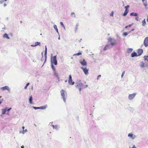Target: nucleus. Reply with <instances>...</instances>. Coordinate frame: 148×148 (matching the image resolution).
I'll use <instances>...</instances> for the list:
<instances>
[{
    "label": "nucleus",
    "instance_id": "nucleus-1",
    "mask_svg": "<svg viewBox=\"0 0 148 148\" xmlns=\"http://www.w3.org/2000/svg\"><path fill=\"white\" fill-rule=\"evenodd\" d=\"M51 64H54L55 65L57 64L56 55L55 56L52 57V54H51Z\"/></svg>",
    "mask_w": 148,
    "mask_h": 148
},
{
    "label": "nucleus",
    "instance_id": "nucleus-2",
    "mask_svg": "<svg viewBox=\"0 0 148 148\" xmlns=\"http://www.w3.org/2000/svg\"><path fill=\"white\" fill-rule=\"evenodd\" d=\"M60 92L61 93V96H62V98L63 99V101L64 102H66V97H67L66 92L65 90H62Z\"/></svg>",
    "mask_w": 148,
    "mask_h": 148
},
{
    "label": "nucleus",
    "instance_id": "nucleus-3",
    "mask_svg": "<svg viewBox=\"0 0 148 148\" xmlns=\"http://www.w3.org/2000/svg\"><path fill=\"white\" fill-rule=\"evenodd\" d=\"M108 41L110 42V44L112 46H113L116 44L115 40L113 38H109L108 39Z\"/></svg>",
    "mask_w": 148,
    "mask_h": 148
},
{
    "label": "nucleus",
    "instance_id": "nucleus-4",
    "mask_svg": "<svg viewBox=\"0 0 148 148\" xmlns=\"http://www.w3.org/2000/svg\"><path fill=\"white\" fill-rule=\"evenodd\" d=\"M68 83L70 85H73L75 84V82L73 81L72 76L71 75H70L69 76Z\"/></svg>",
    "mask_w": 148,
    "mask_h": 148
},
{
    "label": "nucleus",
    "instance_id": "nucleus-5",
    "mask_svg": "<svg viewBox=\"0 0 148 148\" xmlns=\"http://www.w3.org/2000/svg\"><path fill=\"white\" fill-rule=\"evenodd\" d=\"M136 95V93L129 95L128 97L129 99L130 100H132L135 97Z\"/></svg>",
    "mask_w": 148,
    "mask_h": 148
},
{
    "label": "nucleus",
    "instance_id": "nucleus-6",
    "mask_svg": "<svg viewBox=\"0 0 148 148\" xmlns=\"http://www.w3.org/2000/svg\"><path fill=\"white\" fill-rule=\"evenodd\" d=\"M81 69L83 70L84 72L86 75H88V69H87L86 68H84L83 67H81Z\"/></svg>",
    "mask_w": 148,
    "mask_h": 148
},
{
    "label": "nucleus",
    "instance_id": "nucleus-7",
    "mask_svg": "<svg viewBox=\"0 0 148 148\" xmlns=\"http://www.w3.org/2000/svg\"><path fill=\"white\" fill-rule=\"evenodd\" d=\"M76 84H77L75 86V87L77 88H82L83 87V86H84V85L82 83L80 82H78L77 83H76Z\"/></svg>",
    "mask_w": 148,
    "mask_h": 148
},
{
    "label": "nucleus",
    "instance_id": "nucleus-8",
    "mask_svg": "<svg viewBox=\"0 0 148 148\" xmlns=\"http://www.w3.org/2000/svg\"><path fill=\"white\" fill-rule=\"evenodd\" d=\"M144 44L146 47L148 46V37L145 38L144 41Z\"/></svg>",
    "mask_w": 148,
    "mask_h": 148
},
{
    "label": "nucleus",
    "instance_id": "nucleus-9",
    "mask_svg": "<svg viewBox=\"0 0 148 148\" xmlns=\"http://www.w3.org/2000/svg\"><path fill=\"white\" fill-rule=\"evenodd\" d=\"M128 137L132 139H134L136 137V135H134L132 133H129L128 134Z\"/></svg>",
    "mask_w": 148,
    "mask_h": 148
},
{
    "label": "nucleus",
    "instance_id": "nucleus-10",
    "mask_svg": "<svg viewBox=\"0 0 148 148\" xmlns=\"http://www.w3.org/2000/svg\"><path fill=\"white\" fill-rule=\"evenodd\" d=\"M80 63L83 66H86L87 65V62L84 59L82 61H80Z\"/></svg>",
    "mask_w": 148,
    "mask_h": 148
},
{
    "label": "nucleus",
    "instance_id": "nucleus-11",
    "mask_svg": "<svg viewBox=\"0 0 148 148\" xmlns=\"http://www.w3.org/2000/svg\"><path fill=\"white\" fill-rule=\"evenodd\" d=\"M47 46L46 45L45 46V60L44 61V64L46 62L47 60Z\"/></svg>",
    "mask_w": 148,
    "mask_h": 148
},
{
    "label": "nucleus",
    "instance_id": "nucleus-12",
    "mask_svg": "<svg viewBox=\"0 0 148 148\" xmlns=\"http://www.w3.org/2000/svg\"><path fill=\"white\" fill-rule=\"evenodd\" d=\"M1 89L3 91H5L6 90L9 91L10 90V88L8 86H5L2 87L1 88Z\"/></svg>",
    "mask_w": 148,
    "mask_h": 148
},
{
    "label": "nucleus",
    "instance_id": "nucleus-13",
    "mask_svg": "<svg viewBox=\"0 0 148 148\" xmlns=\"http://www.w3.org/2000/svg\"><path fill=\"white\" fill-rule=\"evenodd\" d=\"M138 54V56H140L143 52V50L141 49H139L137 51Z\"/></svg>",
    "mask_w": 148,
    "mask_h": 148
},
{
    "label": "nucleus",
    "instance_id": "nucleus-14",
    "mask_svg": "<svg viewBox=\"0 0 148 148\" xmlns=\"http://www.w3.org/2000/svg\"><path fill=\"white\" fill-rule=\"evenodd\" d=\"M38 45L40 46V42H37L35 43L34 45H31L30 46L31 47H35L37 46Z\"/></svg>",
    "mask_w": 148,
    "mask_h": 148
},
{
    "label": "nucleus",
    "instance_id": "nucleus-15",
    "mask_svg": "<svg viewBox=\"0 0 148 148\" xmlns=\"http://www.w3.org/2000/svg\"><path fill=\"white\" fill-rule=\"evenodd\" d=\"M110 46L109 45H106L103 49V50L104 51H106L110 48Z\"/></svg>",
    "mask_w": 148,
    "mask_h": 148
},
{
    "label": "nucleus",
    "instance_id": "nucleus-16",
    "mask_svg": "<svg viewBox=\"0 0 148 148\" xmlns=\"http://www.w3.org/2000/svg\"><path fill=\"white\" fill-rule=\"evenodd\" d=\"M52 126L53 129H55L57 130H58L60 128V126L58 125H52Z\"/></svg>",
    "mask_w": 148,
    "mask_h": 148
},
{
    "label": "nucleus",
    "instance_id": "nucleus-17",
    "mask_svg": "<svg viewBox=\"0 0 148 148\" xmlns=\"http://www.w3.org/2000/svg\"><path fill=\"white\" fill-rule=\"evenodd\" d=\"M138 56L137 55V53L136 52H133L131 54V57H134L135 56Z\"/></svg>",
    "mask_w": 148,
    "mask_h": 148
},
{
    "label": "nucleus",
    "instance_id": "nucleus-18",
    "mask_svg": "<svg viewBox=\"0 0 148 148\" xmlns=\"http://www.w3.org/2000/svg\"><path fill=\"white\" fill-rule=\"evenodd\" d=\"M129 11V10L128 9H125L124 13L123 14V16H126L127 14Z\"/></svg>",
    "mask_w": 148,
    "mask_h": 148
},
{
    "label": "nucleus",
    "instance_id": "nucleus-19",
    "mask_svg": "<svg viewBox=\"0 0 148 148\" xmlns=\"http://www.w3.org/2000/svg\"><path fill=\"white\" fill-rule=\"evenodd\" d=\"M53 74L57 78L58 81H59V76L58 75V73H56L55 71H54L53 72Z\"/></svg>",
    "mask_w": 148,
    "mask_h": 148
},
{
    "label": "nucleus",
    "instance_id": "nucleus-20",
    "mask_svg": "<svg viewBox=\"0 0 148 148\" xmlns=\"http://www.w3.org/2000/svg\"><path fill=\"white\" fill-rule=\"evenodd\" d=\"M29 102L30 104H32V95L30 96L29 99Z\"/></svg>",
    "mask_w": 148,
    "mask_h": 148
},
{
    "label": "nucleus",
    "instance_id": "nucleus-21",
    "mask_svg": "<svg viewBox=\"0 0 148 148\" xmlns=\"http://www.w3.org/2000/svg\"><path fill=\"white\" fill-rule=\"evenodd\" d=\"M130 15L131 16H137L138 14L136 13L132 12L130 14Z\"/></svg>",
    "mask_w": 148,
    "mask_h": 148
},
{
    "label": "nucleus",
    "instance_id": "nucleus-22",
    "mask_svg": "<svg viewBox=\"0 0 148 148\" xmlns=\"http://www.w3.org/2000/svg\"><path fill=\"white\" fill-rule=\"evenodd\" d=\"M53 28H54V29H55V30L56 31V32H57L58 33V35H59V34L58 32V30L57 28V26L56 25H53Z\"/></svg>",
    "mask_w": 148,
    "mask_h": 148
},
{
    "label": "nucleus",
    "instance_id": "nucleus-23",
    "mask_svg": "<svg viewBox=\"0 0 148 148\" xmlns=\"http://www.w3.org/2000/svg\"><path fill=\"white\" fill-rule=\"evenodd\" d=\"M147 0H142V1L143 2L144 5L146 7L147 6Z\"/></svg>",
    "mask_w": 148,
    "mask_h": 148
},
{
    "label": "nucleus",
    "instance_id": "nucleus-24",
    "mask_svg": "<svg viewBox=\"0 0 148 148\" xmlns=\"http://www.w3.org/2000/svg\"><path fill=\"white\" fill-rule=\"evenodd\" d=\"M3 37L4 38H6L8 39H10V37L8 36V34L6 33H5L4 34L3 36Z\"/></svg>",
    "mask_w": 148,
    "mask_h": 148
},
{
    "label": "nucleus",
    "instance_id": "nucleus-25",
    "mask_svg": "<svg viewBox=\"0 0 148 148\" xmlns=\"http://www.w3.org/2000/svg\"><path fill=\"white\" fill-rule=\"evenodd\" d=\"M47 105H46L43 106L39 107L40 109L43 110L46 109L47 107Z\"/></svg>",
    "mask_w": 148,
    "mask_h": 148
},
{
    "label": "nucleus",
    "instance_id": "nucleus-26",
    "mask_svg": "<svg viewBox=\"0 0 148 148\" xmlns=\"http://www.w3.org/2000/svg\"><path fill=\"white\" fill-rule=\"evenodd\" d=\"M7 108H6L5 109H2V114H5L6 111H7Z\"/></svg>",
    "mask_w": 148,
    "mask_h": 148
},
{
    "label": "nucleus",
    "instance_id": "nucleus-27",
    "mask_svg": "<svg viewBox=\"0 0 148 148\" xmlns=\"http://www.w3.org/2000/svg\"><path fill=\"white\" fill-rule=\"evenodd\" d=\"M144 58L145 61H147V62H148V55L144 56Z\"/></svg>",
    "mask_w": 148,
    "mask_h": 148
},
{
    "label": "nucleus",
    "instance_id": "nucleus-28",
    "mask_svg": "<svg viewBox=\"0 0 148 148\" xmlns=\"http://www.w3.org/2000/svg\"><path fill=\"white\" fill-rule=\"evenodd\" d=\"M142 25L143 26H145L146 25V22L145 20V19H144L142 22Z\"/></svg>",
    "mask_w": 148,
    "mask_h": 148
},
{
    "label": "nucleus",
    "instance_id": "nucleus-29",
    "mask_svg": "<svg viewBox=\"0 0 148 148\" xmlns=\"http://www.w3.org/2000/svg\"><path fill=\"white\" fill-rule=\"evenodd\" d=\"M79 26V23H77L76 25L75 26V32H76L77 29H78V27Z\"/></svg>",
    "mask_w": 148,
    "mask_h": 148
},
{
    "label": "nucleus",
    "instance_id": "nucleus-30",
    "mask_svg": "<svg viewBox=\"0 0 148 148\" xmlns=\"http://www.w3.org/2000/svg\"><path fill=\"white\" fill-rule=\"evenodd\" d=\"M71 16L73 18H75L76 17L75 13L73 12H72L71 13Z\"/></svg>",
    "mask_w": 148,
    "mask_h": 148
},
{
    "label": "nucleus",
    "instance_id": "nucleus-31",
    "mask_svg": "<svg viewBox=\"0 0 148 148\" xmlns=\"http://www.w3.org/2000/svg\"><path fill=\"white\" fill-rule=\"evenodd\" d=\"M140 66L141 67L143 68L145 66L144 63L143 62H141V64L140 65Z\"/></svg>",
    "mask_w": 148,
    "mask_h": 148
},
{
    "label": "nucleus",
    "instance_id": "nucleus-32",
    "mask_svg": "<svg viewBox=\"0 0 148 148\" xmlns=\"http://www.w3.org/2000/svg\"><path fill=\"white\" fill-rule=\"evenodd\" d=\"M51 67L52 68V69L54 71H55L56 69L54 68V66L53 64H51Z\"/></svg>",
    "mask_w": 148,
    "mask_h": 148
},
{
    "label": "nucleus",
    "instance_id": "nucleus-33",
    "mask_svg": "<svg viewBox=\"0 0 148 148\" xmlns=\"http://www.w3.org/2000/svg\"><path fill=\"white\" fill-rule=\"evenodd\" d=\"M116 36L117 38V40L119 41H120V39H121V37L120 36H119L118 34H116Z\"/></svg>",
    "mask_w": 148,
    "mask_h": 148
},
{
    "label": "nucleus",
    "instance_id": "nucleus-34",
    "mask_svg": "<svg viewBox=\"0 0 148 148\" xmlns=\"http://www.w3.org/2000/svg\"><path fill=\"white\" fill-rule=\"evenodd\" d=\"M82 53L81 52H79V53H77L74 54L73 55V56H79V55H82Z\"/></svg>",
    "mask_w": 148,
    "mask_h": 148
},
{
    "label": "nucleus",
    "instance_id": "nucleus-35",
    "mask_svg": "<svg viewBox=\"0 0 148 148\" xmlns=\"http://www.w3.org/2000/svg\"><path fill=\"white\" fill-rule=\"evenodd\" d=\"M133 51V49L132 48H129L127 50L128 52V53H130L131 52Z\"/></svg>",
    "mask_w": 148,
    "mask_h": 148
},
{
    "label": "nucleus",
    "instance_id": "nucleus-36",
    "mask_svg": "<svg viewBox=\"0 0 148 148\" xmlns=\"http://www.w3.org/2000/svg\"><path fill=\"white\" fill-rule=\"evenodd\" d=\"M29 83H28L26 84V86L24 87V89H26L27 88V86L29 85Z\"/></svg>",
    "mask_w": 148,
    "mask_h": 148
},
{
    "label": "nucleus",
    "instance_id": "nucleus-37",
    "mask_svg": "<svg viewBox=\"0 0 148 148\" xmlns=\"http://www.w3.org/2000/svg\"><path fill=\"white\" fill-rule=\"evenodd\" d=\"M60 24L62 27H63L64 28V29H65V26L62 22H60Z\"/></svg>",
    "mask_w": 148,
    "mask_h": 148
},
{
    "label": "nucleus",
    "instance_id": "nucleus-38",
    "mask_svg": "<svg viewBox=\"0 0 148 148\" xmlns=\"http://www.w3.org/2000/svg\"><path fill=\"white\" fill-rule=\"evenodd\" d=\"M32 108H34L35 110L40 109L39 107H36L35 106H33Z\"/></svg>",
    "mask_w": 148,
    "mask_h": 148
},
{
    "label": "nucleus",
    "instance_id": "nucleus-39",
    "mask_svg": "<svg viewBox=\"0 0 148 148\" xmlns=\"http://www.w3.org/2000/svg\"><path fill=\"white\" fill-rule=\"evenodd\" d=\"M123 35L125 36H127L128 34V33L127 32H125L123 33Z\"/></svg>",
    "mask_w": 148,
    "mask_h": 148
},
{
    "label": "nucleus",
    "instance_id": "nucleus-40",
    "mask_svg": "<svg viewBox=\"0 0 148 148\" xmlns=\"http://www.w3.org/2000/svg\"><path fill=\"white\" fill-rule=\"evenodd\" d=\"M130 7V6L129 5H127L126 6H125V9H128L127 8H129Z\"/></svg>",
    "mask_w": 148,
    "mask_h": 148
},
{
    "label": "nucleus",
    "instance_id": "nucleus-41",
    "mask_svg": "<svg viewBox=\"0 0 148 148\" xmlns=\"http://www.w3.org/2000/svg\"><path fill=\"white\" fill-rule=\"evenodd\" d=\"M125 73V71H124L123 72V73L121 74V77L122 78L123 77V75Z\"/></svg>",
    "mask_w": 148,
    "mask_h": 148
},
{
    "label": "nucleus",
    "instance_id": "nucleus-42",
    "mask_svg": "<svg viewBox=\"0 0 148 148\" xmlns=\"http://www.w3.org/2000/svg\"><path fill=\"white\" fill-rule=\"evenodd\" d=\"M138 16H136V17L135 18V19L137 21H138Z\"/></svg>",
    "mask_w": 148,
    "mask_h": 148
},
{
    "label": "nucleus",
    "instance_id": "nucleus-43",
    "mask_svg": "<svg viewBox=\"0 0 148 148\" xmlns=\"http://www.w3.org/2000/svg\"><path fill=\"white\" fill-rule=\"evenodd\" d=\"M101 77V75H98V77H97V80H98L99 79V78Z\"/></svg>",
    "mask_w": 148,
    "mask_h": 148
},
{
    "label": "nucleus",
    "instance_id": "nucleus-44",
    "mask_svg": "<svg viewBox=\"0 0 148 148\" xmlns=\"http://www.w3.org/2000/svg\"><path fill=\"white\" fill-rule=\"evenodd\" d=\"M4 1V0L0 1V4H2Z\"/></svg>",
    "mask_w": 148,
    "mask_h": 148
},
{
    "label": "nucleus",
    "instance_id": "nucleus-45",
    "mask_svg": "<svg viewBox=\"0 0 148 148\" xmlns=\"http://www.w3.org/2000/svg\"><path fill=\"white\" fill-rule=\"evenodd\" d=\"M12 109L11 108H10L9 109H7V111L9 112L10 110Z\"/></svg>",
    "mask_w": 148,
    "mask_h": 148
},
{
    "label": "nucleus",
    "instance_id": "nucleus-46",
    "mask_svg": "<svg viewBox=\"0 0 148 148\" xmlns=\"http://www.w3.org/2000/svg\"><path fill=\"white\" fill-rule=\"evenodd\" d=\"M133 23H132V24L129 25H128V27H130L132 26V25H133Z\"/></svg>",
    "mask_w": 148,
    "mask_h": 148
},
{
    "label": "nucleus",
    "instance_id": "nucleus-47",
    "mask_svg": "<svg viewBox=\"0 0 148 148\" xmlns=\"http://www.w3.org/2000/svg\"><path fill=\"white\" fill-rule=\"evenodd\" d=\"M79 88V92H81V88Z\"/></svg>",
    "mask_w": 148,
    "mask_h": 148
},
{
    "label": "nucleus",
    "instance_id": "nucleus-48",
    "mask_svg": "<svg viewBox=\"0 0 148 148\" xmlns=\"http://www.w3.org/2000/svg\"><path fill=\"white\" fill-rule=\"evenodd\" d=\"M130 148H137L135 147V145H134L133 146V147H132V148H130Z\"/></svg>",
    "mask_w": 148,
    "mask_h": 148
},
{
    "label": "nucleus",
    "instance_id": "nucleus-49",
    "mask_svg": "<svg viewBox=\"0 0 148 148\" xmlns=\"http://www.w3.org/2000/svg\"><path fill=\"white\" fill-rule=\"evenodd\" d=\"M113 12H112L110 14V16H113Z\"/></svg>",
    "mask_w": 148,
    "mask_h": 148
},
{
    "label": "nucleus",
    "instance_id": "nucleus-50",
    "mask_svg": "<svg viewBox=\"0 0 148 148\" xmlns=\"http://www.w3.org/2000/svg\"><path fill=\"white\" fill-rule=\"evenodd\" d=\"M84 87L85 88H87L88 87V85H84Z\"/></svg>",
    "mask_w": 148,
    "mask_h": 148
},
{
    "label": "nucleus",
    "instance_id": "nucleus-51",
    "mask_svg": "<svg viewBox=\"0 0 148 148\" xmlns=\"http://www.w3.org/2000/svg\"><path fill=\"white\" fill-rule=\"evenodd\" d=\"M7 6V4H6V3H4V7H5V6Z\"/></svg>",
    "mask_w": 148,
    "mask_h": 148
},
{
    "label": "nucleus",
    "instance_id": "nucleus-52",
    "mask_svg": "<svg viewBox=\"0 0 148 148\" xmlns=\"http://www.w3.org/2000/svg\"><path fill=\"white\" fill-rule=\"evenodd\" d=\"M24 132H25L24 130H23V131L22 132V133L23 134H24L25 133Z\"/></svg>",
    "mask_w": 148,
    "mask_h": 148
},
{
    "label": "nucleus",
    "instance_id": "nucleus-53",
    "mask_svg": "<svg viewBox=\"0 0 148 148\" xmlns=\"http://www.w3.org/2000/svg\"><path fill=\"white\" fill-rule=\"evenodd\" d=\"M21 148H24V147L23 145H22L21 146Z\"/></svg>",
    "mask_w": 148,
    "mask_h": 148
},
{
    "label": "nucleus",
    "instance_id": "nucleus-54",
    "mask_svg": "<svg viewBox=\"0 0 148 148\" xmlns=\"http://www.w3.org/2000/svg\"><path fill=\"white\" fill-rule=\"evenodd\" d=\"M134 29H132L131 30V31H134Z\"/></svg>",
    "mask_w": 148,
    "mask_h": 148
},
{
    "label": "nucleus",
    "instance_id": "nucleus-55",
    "mask_svg": "<svg viewBox=\"0 0 148 148\" xmlns=\"http://www.w3.org/2000/svg\"><path fill=\"white\" fill-rule=\"evenodd\" d=\"M22 128L23 129V130H24V129L25 128V127L24 126H23L22 127Z\"/></svg>",
    "mask_w": 148,
    "mask_h": 148
},
{
    "label": "nucleus",
    "instance_id": "nucleus-56",
    "mask_svg": "<svg viewBox=\"0 0 148 148\" xmlns=\"http://www.w3.org/2000/svg\"><path fill=\"white\" fill-rule=\"evenodd\" d=\"M59 35V37L58 38V40H60V35Z\"/></svg>",
    "mask_w": 148,
    "mask_h": 148
},
{
    "label": "nucleus",
    "instance_id": "nucleus-57",
    "mask_svg": "<svg viewBox=\"0 0 148 148\" xmlns=\"http://www.w3.org/2000/svg\"><path fill=\"white\" fill-rule=\"evenodd\" d=\"M128 27V25L126 26L125 27V28H127Z\"/></svg>",
    "mask_w": 148,
    "mask_h": 148
},
{
    "label": "nucleus",
    "instance_id": "nucleus-58",
    "mask_svg": "<svg viewBox=\"0 0 148 148\" xmlns=\"http://www.w3.org/2000/svg\"><path fill=\"white\" fill-rule=\"evenodd\" d=\"M43 53L42 52L41 53V54H42V57H43Z\"/></svg>",
    "mask_w": 148,
    "mask_h": 148
},
{
    "label": "nucleus",
    "instance_id": "nucleus-59",
    "mask_svg": "<svg viewBox=\"0 0 148 148\" xmlns=\"http://www.w3.org/2000/svg\"><path fill=\"white\" fill-rule=\"evenodd\" d=\"M131 31H130V32H127L128 33V34L129 33H130V32H131Z\"/></svg>",
    "mask_w": 148,
    "mask_h": 148
},
{
    "label": "nucleus",
    "instance_id": "nucleus-60",
    "mask_svg": "<svg viewBox=\"0 0 148 148\" xmlns=\"http://www.w3.org/2000/svg\"><path fill=\"white\" fill-rule=\"evenodd\" d=\"M82 40V39H80V40H79V42H80L81 41V40Z\"/></svg>",
    "mask_w": 148,
    "mask_h": 148
},
{
    "label": "nucleus",
    "instance_id": "nucleus-61",
    "mask_svg": "<svg viewBox=\"0 0 148 148\" xmlns=\"http://www.w3.org/2000/svg\"><path fill=\"white\" fill-rule=\"evenodd\" d=\"M67 82V80H66L65 81V82Z\"/></svg>",
    "mask_w": 148,
    "mask_h": 148
},
{
    "label": "nucleus",
    "instance_id": "nucleus-62",
    "mask_svg": "<svg viewBox=\"0 0 148 148\" xmlns=\"http://www.w3.org/2000/svg\"><path fill=\"white\" fill-rule=\"evenodd\" d=\"M24 131L25 132H26V131H27V130L26 129H25V130Z\"/></svg>",
    "mask_w": 148,
    "mask_h": 148
},
{
    "label": "nucleus",
    "instance_id": "nucleus-63",
    "mask_svg": "<svg viewBox=\"0 0 148 148\" xmlns=\"http://www.w3.org/2000/svg\"><path fill=\"white\" fill-rule=\"evenodd\" d=\"M147 67H148V63L147 64V66H146Z\"/></svg>",
    "mask_w": 148,
    "mask_h": 148
},
{
    "label": "nucleus",
    "instance_id": "nucleus-64",
    "mask_svg": "<svg viewBox=\"0 0 148 148\" xmlns=\"http://www.w3.org/2000/svg\"><path fill=\"white\" fill-rule=\"evenodd\" d=\"M20 22L21 23H22V21H20Z\"/></svg>",
    "mask_w": 148,
    "mask_h": 148
}]
</instances>
